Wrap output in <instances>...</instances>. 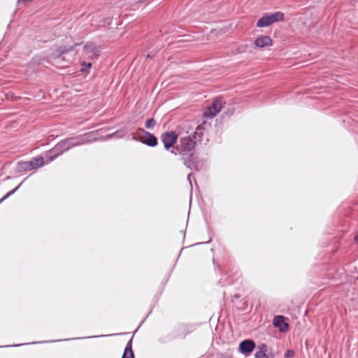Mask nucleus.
<instances>
[{"mask_svg":"<svg viewBox=\"0 0 358 358\" xmlns=\"http://www.w3.org/2000/svg\"><path fill=\"white\" fill-rule=\"evenodd\" d=\"M81 69L80 71L82 72H86L88 69L92 66V64L90 62H82L80 63Z\"/></svg>","mask_w":358,"mask_h":358,"instance_id":"nucleus-17","label":"nucleus"},{"mask_svg":"<svg viewBox=\"0 0 358 358\" xmlns=\"http://www.w3.org/2000/svg\"><path fill=\"white\" fill-rule=\"evenodd\" d=\"M44 159L38 156L32 158L29 161L19 162L17 163V169L19 171H29L42 167L44 165Z\"/></svg>","mask_w":358,"mask_h":358,"instance_id":"nucleus-4","label":"nucleus"},{"mask_svg":"<svg viewBox=\"0 0 358 358\" xmlns=\"http://www.w3.org/2000/svg\"><path fill=\"white\" fill-rule=\"evenodd\" d=\"M255 348V343L252 340H244L239 344V350L245 355L250 354Z\"/></svg>","mask_w":358,"mask_h":358,"instance_id":"nucleus-9","label":"nucleus"},{"mask_svg":"<svg viewBox=\"0 0 358 358\" xmlns=\"http://www.w3.org/2000/svg\"><path fill=\"white\" fill-rule=\"evenodd\" d=\"M268 347L266 344L262 343L258 345L257 350L255 354V358H268L266 355Z\"/></svg>","mask_w":358,"mask_h":358,"instance_id":"nucleus-14","label":"nucleus"},{"mask_svg":"<svg viewBox=\"0 0 358 358\" xmlns=\"http://www.w3.org/2000/svg\"><path fill=\"white\" fill-rule=\"evenodd\" d=\"M77 45H78V43H75L70 46H67V45L59 46L57 50L58 52V56H57V59H62V56L64 54L68 53L71 51H73Z\"/></svg>","mask_w":358,"mask_h":358,"instance_id":"nucleus-13","label":"nucleus"},{"mask_svg":"<svg viewBox=\"0 0 358 358\" xmlns=\"http://www.w3.org/2000/svg\"><path fill=\"white\" fill-rule=\"evenodd\" d=\"M90 141V134L86 133L83 135L65 138L59 141L52 150L55 154L50 157V160H54L57 156L62 154L64 151L69 150L70 148L83 145Z\"/></svg>","mask_w":358,"mask_h":358,"instance_id":"nucleus-1","label":"nucleus"},{"mask_svg":"<svg viewBox=\"0 0 358 358\" xmlns=\"http://www.w3.org/2000/svg\"><path fill=\"white\" fill-rule=\"evenodd\" d=\"M20 185H19L17 187H16L15 189L10 190V192H8L6 195H4L1 199H0V203L3 201L5 200L6 199H7L8 197H9L10 195H12L13 194H14V192L20 187Z\"/></svg>","mask_w":358,"mask_h":358,"instance_id":"nucleus-18","label":"nucleus"},{"mask_svg":"<svg viewBox=\"0 0 358 358\" xmlns=\"http://www.w3.org/2000/svg\"><path fill=\"white\" fill-rule=\"evenodd\" d=\"M222 109V101L220 99H215L208 107V110L205 113L206 116L213 117L218 113Z\"/></svg>","mask_w":358,"mask_h":358,"instance_id":"nucleus-10","label":"nucleus"},{"mask_svg":"<svg viewBox=\"0 0 358 358\" xmlns=\"http://www.w3.org/2000/svg\"><path fill=\"white\" fill-rule=\"evenodd\" d=\"M255 45L258 48H264L272 45V40L268 36H262L255 41Z\"/></svg>","mask_w":358,"mask_h":358,"instance_id":"nucleus-12","label":"nucleus"},{"mask_svg":"<svg viewBox=\"0 0 358 358\" xmlns=\"http://www.w3.org/2000/svg\"><path fill=\"white\" fill-rule=\"evenodd\" d=\"M136 133L139 137H145L144 140H141L143 143L150 147L157 145V138L152 134L141 128L138 129Z\"/></svg>","mask_w":358,"mask_h":358,"instance_id":"nucleus-6","label":"nucleus"},{"mask_svg":"<svg viewBox=\"0 0 358 358\" xmlns=\"http://www.w3.org/2000/svg\"><path fill=\"white\" fill-rule=\"evenodd\" d=\"M273 324L281 332H285L289 329V324L285 322V317L282 315L275 316L273 320Z\"/></svg>","mask_w":358,"mask_h":358,"instance_id":"nucleus-11","label":"nucleus"},{"mask_svg":"<svg viewBox=\"0 0 358 358\" xmlns=\"http://www.w3.org/2000/svg\"><path fill=\"white\" fill-rule=\"evenodd\" d=\"M122 358H134L132 351V338L127 343Z\"/></svg>","mask_w":358,"mask_h":358,"instance_id":"nucleus-15","label":"nucleus"},{"mask_svg":"<svg viewBox=\"0 0 358 358\" xmlns=\"http://www.w3.org/2000/svg\"><path fill=\"white\" fill-rule=\"evenodd\" d=\"M178 134L176 131H169L163 133L161 136V140L164 143V148L169 150L176 142Z\"/></svg>","mask_w":358,"mask_h":358,"instance_id":"nucleus-7","label":"nucleus"},{"mask_svg":"<svg viewBox=\"0 0 358 358\" xmlns=\"http://www.w3.org/2000/svg\"><path fill=\"white\" fill-rule=\"evenodd\" d=\"M171 152L173 153L174 155H177L178 153L179 154L178 151L176 149V150H171Z\"/></svg>","mask_w":358,"mask_h":358,"instance_id":"nucleus-21","label":"nucleus"},{"mask_svg":"<svg viewBox=\"0 0 358 358\" xmlns=\"http://www.w3.org/2000/svg\"><path fill=\"white\" fill-rule=\"evenodd\" d=\"M192 176V173H189L187 176V180L189 182L190 185L192 186V181H191V176Z\"/></svg>","mask_w":358,"mask_h":358,"instance_id":"nucleus-20","label":"nucleus"},{"mask_svg":"<svg viewBox=\"0 0 358 358\" xmlns=\"http://www.w3.org/2000/svg\"><path fill=\"white\" fill-rule=\"evenodd\" d=\"M100 54L98 47L92 42H87L83 47V55L85 57L93 59L97 58Z\"/></svg>","mask_w":358,"mask_h":358,"instance_id":"nucleus-5","label":"nucleus"},{"mask_svg":"<svg viewBox=\"0 0 358 358\" xmlns=\"http://www.w3.org/2000/svg\"><path fill=\"white\" fill-rule=\"evenodd\" d=\"M284 20V13L280 11L273 13L264 14L257 22L258 27H266L275 22L282 21Z\"/></svg>","mask_w":358,"mask_h":358,"instance_id":"nucleus-3","label":"nucleus"},{"mask_svg":"<svg viewBox=\"0 0 358 358\" xmlns=\"http://www.w3.org/2000/svg\"><path fill=\"white\" fill-rule=\"evenodd\" d=\"M201 138V129L199 127L196 128L194 134L189 136L182 137L180 139L179 143L176 146V150L182 156H186L194 153V148L196 143V138Z\"/></svg>","mask_w":358,"mask_h":358,"instance_id":"nucleus-2","label":"nucleus"},{"mask_svg":"<svg viewBox=\"0 0 358 358\" xmlns=\"http://www.w3.org/2000/svg\"><path fill=\"white\" fill-rule=\"evenodd\" d=\"M285 358H292L294 356V352L291 350H288L285 352L284 355Z\"/></svg>","mask_w":358,"mask_h":358,"instance_id":"nucleus-19","label":"nucleus"},{"mask_svg":"<svg viewBox=\"0 0 358 358\" xmlns=\"http://www.w3.org/2000/svg\"><path fill=\"white\" fill-rule=\"evenodd\" d=\"M185 165L192 170H199V162L197 161L196 157L194 155V153L182 156Z\"/></svg>","mask_w":358,"mask_h":358,"instance_id":"nucleus-8","label":"nucleus"},{"mask_svg":"<svg viewBox=\"0 0 358 358\" xmlns=\"http://www.w3.org/2000/svg\"><path fill=\"white\" fill-rule=\"evenodd\" d=\"M145 125L147 129H152L156 125V120L154 118H150L145 122Z\"/></svg>","mask_w":358,"mask_h":358,"instance_id":"nucleus-16","label":"nucleus"},{"mask_svg":"<svg viewBox=\"0 0 358 358\" xmlns=\"http://www.w3.org/2000/svg\"><path fill=\"white\" fill-rule=\"evenodd\" d=\"M222 358H227V357H222Z\"/></svg>","mask_w":358,"mask_h":358,"instance_id":"nucleus-22","label":"nucleus"}]
</instances>
